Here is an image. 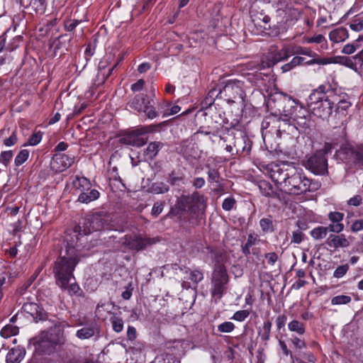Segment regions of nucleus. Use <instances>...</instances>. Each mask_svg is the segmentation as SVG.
<instances>
[{
	"label": "nucleus",
	"mask_w": 363,
	"mask_h": 363,
	"mask_svg": "<svg viewBox=\"0 0 363 363\" xmlns=\"http://www.w3.org/2000/svg\"><path fill=\"white\" fill-rule=\"evenodd\" d=\"M357 50L356 46L354 44H347L342 49V52L347 55H351Z\"/></svg>",
	"instance_id": "774afa93"
},
{
	"label": "nucleus",
	"mask_w": 363,
	"mask_h": 363,
	"mask_svg": "<svg viewBox=\"0 0 363 363\" xmlns=\"http://www.w3.org/2000/svg\"><path fill=\"white\" fill-rule=\"evenodd\" d=\"M349 269L348 264H343L336 268L333 273V277L335 278H341L346 274Z\"/></svg>",
	"instance_id": "8fccbe9b"
},
{
	"label": "nucleus",
	"mask_w": 363,
	"mask_h": 363,
	"mask_svg": "<svg viewBox=\"0 0 363 363\" xmlns=\"http://www.w3.org/2000/svg\"><path fill=\"white\" fill-rule=\"evenodd\" d=\"M271 328L272 323L270 321L264 323L262 329L259 333L262 340L267 341L269 339Z\"/></svg>",
	"instance_id": "e433bc0d"
},
{
	"label": "nucleus",
	"mask_w": 363,
	"mask_h": 363,
	"mask_svg": "<svg viewBox=\"0 0 363 363\" xmlns=\"http://www.w3.org/2000/svg\"><path fill=\"white\" fill-rule=\"evenodd\" d=\"M169 191V186L163 182L154 183L151 186V191L154 194H164Z\"/></svg>",
	"instance_id": "72a5a7b5"
},
{
	"label": "nucleus",
	"mask_w": 363,
	"mask_h": 363,
	"mask_svg": "<svg viewBox=\"0 0 363 363\" xmlns=\"http://www.w3.org/2000/svg\"><path fill=\"white\" fill-rule=\"evenodd\" d=\"M221 93H223L225 96L232 101L237 99L242 100L245 96V92L242 89V84L240 81L228 82Z\"/></svg>",
	"instance_id": "ddd939ff"
},
{
	"label": "nucleus",
	"mask_w": 363,
	"mask_h": 363,
	"mask_svg": "<svg viewBox=\"0 0 363 363\" xmlns=\"http://www.w3.org/2000/svg\"><path fill=\"white\" fill-rule=\"evenodd\" d=\"M323 86H319L308 97V107L318 118H327L332 113L333 103L325 95Z\"/></svg>",
	"instance_id": "f03ea898"
},
{
	"label": "nucleus",
	"mask_w": 363,
	"mask_h": 363,
	"mask_svg": "<svg viewBox=\"0 0 363 363\" xmlns=\"http://www.w3.org/2000/svg\"><path fill=\"white\" fill-rule=\"evenodd\" d=\"M235 329V325L232 322H224L218 326V330L220 333H230Z\"/></svg>",
	"instance_id": "49530a36"
},
{
	"label": "nucleus",
	"mask_w": 363,
	"mask_h": 363,
	"mask_svg": "<svg viewBox=\"0 0 363 363\" xmlns=\"http://www.w3.org/2000/svg\"><path fill=\"white\" fill-rule=\"evenodd\" d=\"M328 228L324 226H318L313 229L310 234L315 240H322L325 238L328 234Z\"/></svg>",
	"instance_id": "7c9ffc66"
},
{
	"label": "nucleus",
	"mask_w": 363,
	"mask_h": 363,
	"mask_svg": "<svg viewBox=\"0 0 363 363\" xmlns=\"http://www.w3.org/2000/svg\"><path fill=\"white\" fill-rule=\"evenodd\" d=\"M362 197L359 195H356L348 201V204L354 206H359L362 203Z\"/></svg>",
	"instance_id": "338daca9"
},
{
	"label": "nucleus",
	"mask_w": 363,
	"mask_h": 363,
	"mask_svg": "<svg viewBox=\"0 0 363 363\" xmlns=\"http://www.w3.org/2000/svg\"><path fill=\"white\" fill-rule=\"evenodd\" d=\"M26 352L20 347L13 348L6 355V363H20L23 359Z\"/></svg>",
	"instance_id": "4be33fe9"
},
{
	"label": "nucleus",
	"mask_w": 363,
	"mask_h": 363,
	"mask_svg": "<svg viewBox=\"0 0 363 363\" xmlns=\"http://www.w3.org/2000/svg\"><path fill=\"white\" fill-rule=\"evenodd\" d=\"M162 147L160 142L150 143L145 150V155L149 159H153Z\"/></svg>",
	"instance_id": "a878e982"
},
{
	"label": "nucleus",
	"mask_w": 363,
	"mask_h": 363,
	"mask_svg": "<svg viewBox=\"0 0 363 363\" xmlns=\"http://www.w3.org/2000/svg\"><path fill=\"white\" fill-rule=\"evenodd\" d=\"M43 333L55 345H60L64 341L63 330L60 325L55 323L53 328H50L48 331Z\"/></svg>",
	"instance_id": "6ab92c4d"
},
{
	"label": "nucleus",
	"mask_w": 363,
	"mask_h": 363,
	"mask_svg": "<svg viewBox=\"0 0 363 363\" xmlns=\"http://www.w3.org/2000/svg\"><path fill=\"white\" fill-rule=\"evenodd\" d=\"M362 230H363V218L355 220L351 226V230L352 232L356 233Z\"/></svg>",
	"instance_id": "0e129e2a"
},
{
	"label": "nucleus",
	"mask_w": 363,
	"mask_h": 363,
	"mask_svg": "<svg viewBox=\"0 0 363 363\" xmlns=\"http://www.w3.org/2000/svg\"><path fill=\"white\" fill-rule=\"evenodd\" d=\"M236 201L233 196H229L224 199L222 203V208L226 211H230L235 208Z\"/></svg>",
	"instance_id": "79ce46f5"
},
{
	"label": "nucleus",
	"mask_w": 363,
	"mask_h": 363,
	"mask_svg": "<svg viewBox=\"0 0 363 363\" xmlns=\"http://www.w3.org/2000/svg\"><path fill=\"white\" fill-rule=\"evenodd\" d=\"M29 157V151L28 150H21L16 155L14 163L16 166L19 167L23 164Z\"/></svg>",
	"instance_id": "f704fd0d"
},
{
	"label": "nucleus",
	"mask_w": 363,
	"mask_h": 363,
	"mask_svg": "<svg viewBox=\"0 0 363 363\" xmlns=\"http://www.w3.org/2000/svg\"><path fill=\"white\" fill-rule=\"evenodd\" d=\"M343 218H344V214L342 213L337 212V211L330 212L328 214V219L333 223H341V221L343 220Z\"/></svg>",
	"instance_id": "09e8293b"
},
{
	"label": "nucleus",
	"mask_w": 363,
	"mask_h": 363,
	"mask_svg": "<svg viewBox=\"0 0 363 363\" xmlns=\"http://www.w3.org/2000/svg\"><path fill=\"white\" fill-rule=\"evenodd\" d=\"M336 62V61L333 60L332 58H315L313 57V60L307 62L306 63L309 65H327Z\"/></svg>",
	"instance_id": "de8ad7c7"
},
{
	"label": "nucleus",
	"mask_w": 363,
	"mask_h": 363,
	"mask_svg": "<svg viewBox=\"0 0 363 363\" xmlns=\"http://www.w3.org/2000/svg\"><path fill=\"white\" fill-rule=\"evenodd\" d=\"M331 150H320L311 156L306 164V167L317 175H323L328 172V160L325 155Z\"/></svg>",
	"instance_id": "39448f33"
},
{
	"label": "nucleus",
	"mask_w": 363,
	"mask_h": 363,
	"mask_svg": "<svg viewBox=\"0 0 363 363\" xmlns=\"http://www.w3.org/2000/svg\"><path fill=\"white\" fill-rule=\"evenodd\" d=\"M143 112L145 113L147 118L150 119L155 118L159 115L158 113L156 111L155 108L151 105V103L146 106Z\"/></svg>",
	"instance_id": "864d4df0"
},
{
	"label": "nucleus",
	"mask_w": 363,
	"mask_h": 363,
	"mask_svg": "<svg viewBox=\"0 0 363 363\" xmlns=\"http://www.w3.org/2000/svg\"><path fill=\"white\" fill-rule=\"evenodd\" d=\"M354 162L359 166H363V144L350 148Z\"/></svg>",
	"instance_id": "bb28decb"
},
{
	"label": "nucleus",
	"mask_w": 363,
	"mask_h": 363,
	"mask_svg": "<svg viewBox=\"0 0 363 363\" xmlns=\"http://www.w3.org/2000/svg\"><path fill=\"white\" fill-rule=\"evenodd\" d=\"M11 284V278L6 272L0 274V294H2L3 291L8 289ZM2 295L0 296V299Z\"/></svg>",
	"instance_id": "2f4dec72"
},
{
	"label": "nucleus",
	"mask_w": 363,
	"mask_h": 363,
	"mask_svg": "<svg viewBox=\"0 0 363 363\" xmlns=\"http://www.w3.org/2000/svg\"><path fill=\"white\" fill-rule=\"evenodd\" d=\"M293 54L307 55L311 57H315L317 56V54L311 49L301 46L296 47L293 51Z\"/></svg>",
	"instance_id": "c9c22d12"
},
{
	"label": "nucleus",
	"mask_w": 363,
	"mask_h": 363,
	"mask_svg": "<svg viewBox=\"0 0 363 363\" xmlns=\"http://www.w3.org/2000/svg\"><path fill=\"white\" fill-rule=\"evenodd\" d=\"M327 228H328V231L340 233L344 230V225L342 223H331Z\"/></svg>",
	"instance_id": "5fc2aeb1"
},
{
	"label": "nucleus",
	"mask_w": 363,
	"mask_h": 363,
	"mask_svg": "<svg viewBox=\"0 0 363 363\" xmlns=\"http://www.w3.org/2000/svg\"><path fill=\"white\" fill-rule=\"evenodd\" d=\"M147 133L148 130L145 127L138 128L123 135L121 138V142L134 147H141L147 143V138L145 135Z\"/></svg>",
	"instance_id": "9d476101"
},
{
	"label": "nucleus",
	"mask_w": 363,
	"mask_h": 363,
	"mask_svg": "<svg viewBox=\"0 0 363 363\" xmlns=\"http://www.w3.org/2000/svg\"><path fill=\"white\" fill-rule=\"evenodd\" d=\"M73 186L81 192L89 190L91 187V183L86 177L77 176L72 182Z\"/></svg>",
	"instance_id": "393cba45"
},
{
	"label": "nucleus",
	"mask_w": 363,
	"mask_h": 363,
	"mask_svg": "<svg viewBox=\"0 0 363 363\" xmlns=\"http://www.w3.org/2000/svg\"><path fill=\"white\" fill-rule=\"evenodd\" d=\"M348 38L347 30L345 28H338L329 33V38L334 43L342 42Z\"/></svg>",
	"instance_id": "5701e85b"
},
{
	"label": "nucleus",
	"mask_w": 363,
	"mask_h": 363,
	"mask_svg": "<svg viewBox=\"0 0 363 363\" xmlns=\"http://www.w3.org/2000/svg\"><path fill=\"white\" fill-rule=\"evenodd\" d=\"M350 27L352 30L354 31H360L363 29V19L362 20H356L353 23L350 25Z\"/></svg>",
	"instance_id": "69168bd1"
},
{
	"label": "nucleus",
	"mask_w": 363,
	"mask_h": 363,
	"mask_svg": "<svg viewBox=\"0 0 363 363\" xmlns=\"http://www.w3.org/2000/svg\"><path fill=\"white\" fill-rule=\"evenodd\" d=\"M62 290L67 291L69 295H79L80 288L75 282H69L65 287H60Z\"/></svg>",
	"instance_id": "4c0bfd02"
},
{
	"label": "nucleus",
	"mask_w": 363,
	"mask_h": 363,
	"mask_svg": "<svg viewBox=\"0 0 363 363\" xmlns=\"http://www.w3.org/2000/svg\"><path fill=\"white\" fill-rule=\"evenodd\" d=\"M325 244L330 247L337 249L340 247H347L350 245V242L346 238L344 234L333 235L331 234L327 238Z\"/></svg>",
	"instance_id": "f3484780"
},
{
	"label": "nucleus",
	"mask_w": 363,
	"mask_h": 363,
	"mask_svg": "<svg viewBox=\"0 0 363 363\" xmlns=\"http://www.w3.org/2000/svg\"><path fill=\"white\" fill-rule=\"evenodd\" d=\"M289 103L291 108L290 111L284 110L286 116H289V118L299 132L305 131L313 125V121L311 118V113L306 108L297 104L295 100L289 99Z\"/></svg>",
	"instance_id": "7ed1b4c3"
},
{
	"label": "nucleus",
	"mask_w": 363,
	"mask_h": 363,
	"mask_svg": "<svg viewBox=\"0 0 363 363\" xmlns=\"http://www.w3.org/2000/svg\"><path fill=\"white\" fill-rule=\"evenodd\" d=\"M13 157V152L11 150L3 151L0 154V163L7 167Z\"/></svg>",
	"instance_id": "c03bdc74"
},
{
	"label": "nucleus",
	"mask_w": 363,
	"mask_h": 363,
	"mask_svg": "<svg viewBox=\"0 0 363 363\" xmlns=\"http://www.w3.org/2000/svg\"><path fill=\"white\" fill-rule=\"evenodd\" d=\"M82 227L77 226L74 230L72 235H67L65 238L67 246H66V254L67 255H74L77 257H79L80 254L79 251L81 249V246L82 245V239L85 238L86 235H82L81 233Z\"/></svg>",
	"instance_id": "1a4fd4ad"
},
{
	"label": "nucleus",
	"mask_w": 363,
	"mask_h": 363,
	"mask_svg": "<svg viewBox=\"0 0 363 363\" xmlns=\"http://www.w3.org/2000/svg\"><path fill=\"white\" fill-rule=\"evenodd\" d=\"M265 258L269 265L273 266L278 259V255L275 252H269L265 255Z\"/></svg>",
	"instance_id": "e2e57ef3"
},
{
	"label": "nucleus",
	"mask_w": 363,
	"mask_h": 363,
	"mask_svg": "<svg viewBox=\"0 0 363 363\" xmlns=\"http://www.w3.org/2000/svg\"><path fill=\"white\" fill-rule=\"evenodd\" d=\"M99 192L96 189H91L89 192L83 191L78 196V201L81 203H88L96 200L99 197Z\"/></svg>",
	"instance_id": "b1692460"
},
{
	"label": "nucleus",
	"mask_w": 363,
	"mask_h": 363,
	"mask_svg": "<svg viewBox=\"0 0 363 363\" xmlns=\"http://www.w3.org/2000/svg\"><path fill=\"white\" fill-rule=\"evenodd\" d=\"M34 345L38 352L45 354L50 353L55 346L43 333L35 340Z\"/></svg>",
	"instance_id": "dca6fc26"
},
{
	"label": "nucleus",
	"mask_w": 363,
	"mask_h": 363,
	"mask_svg": "<svg viewBox=\"0 0 363 363\" xmlns=\"http://www.w3.org/2000/svg\"><path fill=\"white\" fill-rule=\"evenodd\" d=\"M206 197L197 191L191 196H184V201L188 204L189 211L191 213L203 212L206 208Z\"/></svg>",
	"instance_id": "f8f14e48"
},
{
	"label": "nucleus",
	"mask_w": 363,
	"mask_h": 363,
	"mask_svg": "<svg viewBox=\"0 0 363 363\" xmlns=\"http://www.w3.org/2000/svg\"><path fill=\"white\" fill-rule=\"evenodd\" d=\"M80 21L78 20H70L65 23V30L67 31H73L75 28L79 24Z\"/></svg>",
	"instance_id": "680f3d73"
},
{
	"label": "nucleus",
	"mask_w": 363,
	"mask_h": 363,
	"mask_svg": "<svg viewBox=\"0 0 363 363\" xmlns=\"http://www.w3.org/2000/svg\"><path fill=\"white\" fill-rule=\"evenodd\" d=\"M194 283L197 284L203 279L202 272L199 269H194L190 272V278Z\"/></svg>",
	"instance_id": "3c124183"
},
{
	"label": "nucleus",
	"mask_w": 363,
	"mask_h": 363,
	"mask_svg": "<svg viewBox=\"0 0 363 363\" xmlns=\"http://www.w3.org/2000/svg\"><path fill=\"white\" fill-rule=\"evenodd\" d=\"M42 140V135L40 133H33L28 140V145H38Z\"/></svg>",
	"instance_id": "13d9d810"
},
{
	"label": "nucleus",
	"mask_w": 363,
	"mask_h": 363,
	"mask_svg": "<svg viewBox=\"0 0 363 363\" xmlns=\"http://www.w3.org/2000/svg\"><path fill=\"white\" fill-rule=\"evenodd\" d=\"M78 262L79 257L67 255L55 261L53 273L59 287H65L66 284L74 279L73 272Z\"/></svg>",
	"instance_id": "f257e3e1"
},
{
	"label": "nucleus",
	"mask_w": 363,
	"mask_h": 363,
	"mask_svg": "<svg viewBox=\"0 0 363 363\" xmlns=\"http://www.w3.org/2000/svg\"><path fill=\"white\" fill-rule=\"evenodd\" d=\"M290 175L286 180L282 190L286 193L299 195L309 191L310 181L301 173L298 172L295 167L291 168Z\"/></svg>",
	"instance_id": "20e7f679"
},
{
	"label": "nucleus",
	"mask_w": 363,
	"mask_h": 363,
	"mask_svg": "<svg viewBox=\"0 0 363 363\" xmlns=\"http://www.w3.org/2000/svg\"><path fill=\"white\" fill-rule=\"evenodd\" d=\"M18 333V328L12 324L5 325L1 330V335L4 338H9Z\"/></svg>",
	"instance_id": "c756f323"
},
{
	"label": "nucleus",
	"mask_w": 363,
	"mask_h": 363,
	"mask_svg": "<svg viewBox=\"0 0 363 363\" xmlns=\"http://www.w3.org/2000/svg\"><path fill=\"white\" fill-rule=\"evenodd\" d=\"M110 321L111 323L113 330L116 333H120L123 330V320L122 318L114 315L111 317Z\"/></svg>",
	"instance_id": "473e14b6"
},
{
	"label": "nucleus",
	"mask_w": 363,
	"mask_h": 363,
	"mask_svg": "<svg viewBox=\"0 0 363 363\" xmlns=\"http://www.w3.org/2000/svg\"><path fill=\"white\" fill-rule=\"evenodd\" d=\"M22 308L28 313L36 322L44 320L45 313L42 308L35 303H26Z\"/></svg>",
	"instance_id": "a211bd4d"
},
{
	"label": "nucleus",
	"mask_w": 363,
	"mask_h": 363,
	"mask_svg": "<svg viewBox=\"0 0 363 363\" xmlns=\"http://www.w3.org/2000/svg\"><path fill=\"white\" fill-rule=\"evenodd\" d=\"M279 16H282L281 22L289 23L298 19L300 13L298 9H294L293 3L290 0L283 8L280 7L277 9Z\"/></svg>",
	"instance_id": "2eb2a0df"
},
{
	"label": "nucleus",
	"mask_w": 363,
	"mask_h": 363,
	"mask_svg": "<svg viewBox=\"0 0 363 363\" xmlns=\"http://www.w3.org/2000/svg\"><path fill=\"white\" fill-rule=\"evenodd\" d=\"M74 162V157L64 153H56L52 158L50 166L53 171L62 172L69 168Z\"/></svg>",
	"instance_id": "4468645a"
},
{
	"label": "nucleus",
	"mask_w": 363,
	"mask_h": 363,
	"mask_svg": "<svg viewBox=\"0 0 363 363\" xmlns=\"http://www.w3.org/2000/svg\"><path fill=\"white\" fill-rule=\"evenodd\" d=\"M259 225L264 232L273 230V222L270 218H262L259 221Z\"/></svg>",
	"instance_id": "a19ab883"
},
{
	"label": "nucleus",
	"mask_w": 363,
	"mask_h": 363,
	"mask_svg": "<svg viewBox=\"0 0 363 363\" xmlns=\"http://www.w3.org/2000/svg\"><path fill=\"white\" fill-rule=\"evenodd\" d=\"M289 57V54L288 49L284 48L278 53L277 55L274 57L273 60H268L264 61V60H262L261 62L255 65L253 68H256L257 69H263L267 67H270L273 66L277 62L286 59ZM250 69H252V67H250Z\"/></svg>",
	"instance_id": "aec40b11"
},
{
	"label": "nucleus",
	"mask_w": 363,
	"mask_h": 363,
	"mask_svg": "<svg viewBox=\"0 0 363 363\" xmlns=\"http://www.w3.org/2000/svg\"><path fill=\"white\" fill-rule=\"evenodd\" d=\"M305 41L308 43L320 44L323 42H325V44L327 43L325 38L324 37V35H323L321 34H318V35H314V36L310 37V38H306Z\"/></svg>",
	"instance_id": "603ef678"
},
{
	"label": "nucleus",
	"mask_w": 363,
	"mask_h": 363,
	"mask_svg": "<svg viewBox=\"0 0 363 363\" xmlns=\"http://www.w3.org/2000/svg\"><path fill=\"white\" fill-rule=\"evenodd\" d=\"M208 180L210 183H218L220 180V174L218 171L213 168H209L207 172Z\"/></svg>",
	"instance_id": "37998d69"
},
{
	"label": "nucleus",
	"mask_w": 363,
	"mask_h": 363,
	"mask_svg": "<svg viewBox=\"0 0 363 363\" xmlns=\"http://www.w3.org/2000/svg\"><path fill=\"white\" fill-rule=\"evenodd\" d=\"M249 315L250 312L247 310H241L236 311L231 318L234 320L241 322L245 320Z\"/></svg>",
	"instance_id": "a18cd8bd"
},
{
	"label": "nucleus",
	"mask_w": 363,
	"mask_h": 363,
	"mask_svg": "<svg viewBox=\"0 0 363 363\" xmlns=\"http://www.w3.org/2000/svg\"><path fill=\"white\" fill-rule=\"evenodd\" d=\"M150 104V100L148 99L145 94L136 95L134 99L129 103L131 108L141 112L143 111L147 104Z\"/></svg>",
	"instance_id": "412c9836"
},
{
	"label": "nucleus",
	"mask_w": 363,
	"mask_h": 363,
	"mask_svg": "<svg viewBox=\"0 0 363 363\" xmlns=\"http://www.w3.org/2000/svg\"><path fill=\"white\" fill-rule=\"evenodd\" d=\"M18 138L16 132H13L12 134L4 140V145L11 147L17 143Z\"/></svg>",
	"instance_id": "bf43d9fd"
},
{
	"label": "nucleus",
	"mask_w": 363,
	"mask_h": 363,
	"mask_svg": "<svg viewBox=\"0 0 363 363\" xmlns=\"http://www.w3.org/2000/svg\"><path fill=\"white\" fill-rule=\"evenodd\" d=\"M228 281V277L225 267L217 264L215 267L212 276L213 288L211 293L213 296L221 295L225 289V285Z\"/></svg>",
	"instance_id": "6e6552de"
},
{
	"label": "nucleus",
	"mask_w": 363,
	"mask_h": 363,
	"mask_svg": "<svg viewBox=\"0 0 363 363\" xmlns=\"http://www.w3.org/2000/svg\"><path fill=\"white\" fill-rule=\"evenodd\" d=\"M351 106V104L346 100H341L337 104V111L338 113L344 114V111H347Z\"/></svg>",
	"instance_id": "4d7b16f0"
},
{
	"label": "nucleus",
	"mask_w": 363,
	"mask_h": 363,
	"mask_svg": "<svg viewBox=\"0 0 363 363\" xmlns=\"http://www.w3.org/2000/svg\"><path fill=\"white\" fill-rule=\"evenodd\" d=\"M163 207H164V202L155 203L152 206L151 214L153 216L157 217L158 215H160L162 212Z\"/></svg>",
	"instance_id": "6e6d98bb"
},
{
	"label": "nucleus",
	"mask_w": 363,
	"mask_h": 363,
	"mask_svg": "<svg viewBox=\"0 0 363 363\" xmlns=\"http://www.w3.org/2000/svg\"><path fill=\"white\" fill-rule=\"evenodd\" d=\"M294 167L287 163H281L272 166L270 172L272 179L282 189L290 175V169Z\"/></svg>",
	"instance_id": "9b49d317"
},
{
	"label": "nucleus",
	"mask_w": 363,
	"mask_h": 363,
	"mask_svg": "<svg viewBox=\"0 0 363 363\" xmlns=\"http://www.w3.org/2000/svg\"><path fill=\"white\" fill-rule=\"evenodd\" d=\"M357 60L355 59V56L352 57H339V61H336V62H339L342 65H344L350 68L357 69V63L354 62Z\"/></svg>",
	"instance_id": "58836bf2"
},
{
	"label": "nucleus",
	"mask_w": 363,
	"mask_h": 363,
	"mask_svg": "<svg viewBox=\"0 0 363 363\" xmlns=\"http://www.w3.org/2000/svg\"><path fill=\"white\" fill-rule=\"evenodd\" d=\"M291 342L295 347L297 349H303L306 347V344L304 340H301L298 337H293Z\"/></svg>",
	"instance_id": "052dcab7"
},
{
	"label": "nucleus",
	"mask_w": 363,
	"mask_h": 363,
	"mask_svg": "<svg viewBox=\"0 0 363 363\" xmlns=\"http://www.w3.org/2000/svg\"><path fill=\"white\" fill-rule=\"evenodd\" d=\"M110 221V216L104 212L95 213L86 217L83 223V233L84 235L100 230Z\"/></svg>",
	"instance_id": "0eeeda50"
},
{
	"label": "nucleus",
	"mask_w": 363,
	"mask_h": 363,
	"mask_svg": "<svg viewBox=\"0 0 363 363\" xmlns=\"http://www.w3.org/2000/svg\"><path fill=\"white\" fill-rule=\"evenodd\" d=\"M123 245L131 250L140 251L155 244L156 240L143 236L141 234L134 233L126 235L121 239Z\"/></svg>",
	"instance_id": "423d86ee"
},
{
	"label": "nucleus",
	"mask_w": 363,
	"mask_h": 363,
	"mask_svg": "<svg viewBox=\"0 0 363 363\" xmlns=\"http://www.w3.org/2000/svg\"><path fill=\"white\" fill-rule=\"evenodd\" d=\"M288 328L291 332L297 333L298 335H303L306 333L305 323L297 320H293L288 324Z\"/></svg>",
	"instance_id": "c85d7f7f"
},
{
	"label": "nucleus",
	"mask_w": 363,
	"mask_h": 363,
	"mask_svg": "<svg viewBox=\"0 0 363 363\" xmlns=\"http://www.w3.org/2000/svg\"><path fill=\"white\" fill-rule=\"evenodd\" d=\"M95 334V328L93 325L85 326L76 333V336L81 340L89 339L93 337Z\"/></svg>",
	"instance_id": "cd10ccee"
},
{
	"label": "nucleus",
	"mask_w": 363,
	"mask_h": 363,
	"mask_svg": "<svg viewBox=\"0 0 363 363\" xmlns=\"http://www.w3.org/2000/svg\"><path fill=\"white\" fill-rule=\"evenodd\" d=\"M352 298L350 296L347 295H339L334 296L331 299V304L332 305H342V304H347L349 303L351 301Z\"/></svg>",
	"instance_id": "ea45409f"
}]
</instances>
